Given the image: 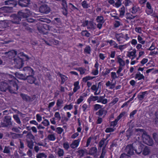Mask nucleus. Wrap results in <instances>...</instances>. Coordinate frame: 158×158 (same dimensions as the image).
Returning a JSON list of instances; mask_svg holds the SVG:
<instances>
[{
    "label": "nucleus",
    "mask_w": 158,
    "mask_h": 158,
    "mask_svg": "<svg viewBox=\"0 0 158 158\" xmlns=\"http://www.w3.org/2000/svg\"><path fill=\"white\" fill-rule=\"evenodd\" d=\"M97 22L98 23H103L104 22V19L103 16H98L96 19Z\"/></svg>",
    "instance_id": "obj_36"
},
{
    "label": "nucleus",
    "mask_w": 158,
    "mask_h": 158,
    "mask_svg": "<svg viewBox=\"0 0 158 158\" xmlns=\"http://www.w3.org/2000/svg\"><path fill=\"white\" fill-rule=\"evenodd\" d=\"M119 17L121 18H123L125 12V7L123 6V7L120 8L119 9Z\"/></svg>",
    "instance_id": "obj_32"
},
{
    "label": "nucleus",
    "mask_w": 158,
    "mask_h": 158,
    "mask_svg": "<svg viewBox=\"0 0 158 158\" xmlns=\"http://www.w3.org/2000/svg\"><path fill=\"white\" fill-rule=\"evenodd\" d=\"M63 100L61 99H58L56 102V106L57 108L56 110H59L63 106Z\"/></svg>",
    "instance_id": "obj_28"
},
{
    "label": "nucleus",
    "mask_w": 158,
    "mask_h": 158,
    "mask_svg": "<svg viewBox=\"0 0 158 158\" xmlns=\"http://www.w3.org/2000/svg\"><path fill=\"white\" fill-rule=\"evenodd\" d=\"M119 120L116 118L114 121L110 122V126L113 127H115L117 125Z\"/></svg>",
    "instance_id": "obj_47"
},
{
    "label": "nucleus",
    "mask_w": 158,
    "mask_h": 158,
    "mask_svg": "<svg viewBox=\"0 0 158 158\" xmlns=\"http://www.w3.org/2000/svg\"><path fill=\"white\" fill-rule=\"evenodd\" d=\"M145 78L143 75L141 74L139 72H138L135 75V79H137L138 80H140L142 79H144Z\"/></svg>",
    "instance_id": "obj_29"
},
{
    "label": "nucleus",
    "mask_w": 158,
    "mask_h": 158,
    "mask_svg": "<svg viewBox=\"0 0 158 158\" xmlns=\"http://www.w3.org/2000/svg\"><path fill=\"white\" fill-rule=\"evenodd\" d=\"M63 146L65 150H68L70 148L69 144L68 142H64L63 144Z\"/></svg>",
    "instance_id": "obj_51"
},
{
    "label": "nucleus",
    "mask_w": 158,
    "mask_h": 158,
    "mask_svg": "<svg viewBox=\"0 0 158 158\" xmlns=\"http://www.w3.org/2000/svg\"><path fill=\"white\" fill-rule=\"evenodd\" d=\"M96 25L93 20L88 21L87 29L89 30H94L96 28Z\"/></svg>",
    "instance_id": "obj_21"
},
{
    "label": "nucleus",
    "mask_w": 158,
    "mask_h": 158,
    "mask_svg": "<svg viewBox=\"0 0 158 158\" xmlns=\"http://www.w3.org/2000/svg\"><path fill=\"white\" fill-rule=\"evenodd\" d=\"M26 137L27 139H34V136L32 134L31 132H28L27 135Z\"/></svg>",
    "instance_id": "obj_54"
},
{
    "label": "nucleus",
    "mask_w": 158,
    "mask_h": 158,
    "mask_svg": "<svg viewBox=\"0 0 158 158\" xmlns=\"http://www.w3.org/2000/svg\"><path fill=\"white\" fill-rule=\"evenodd\" d=\"M96 77H91L89 76H86L82 78V81L84 82H86L88 80H93Z\"/></svg>",
    "instance_id": "obj_37"
},
{
    "label": "nucleus",
    "mask_w": 158,
    "mask_h": 158,
    "mask_svg": "<svg viewBox=\"0 0 158 158\" xmlns=\"http://www.w3.org/2000/svg\"><path fill=\"white\" fill-rule=\"evenodd\" d=\"M117 73H115L114 72H112L111 73V77L112 79V81L115 80L116 78H118L119 77H121V76H117L116 75Z\"/></svg>",
    "instance_id": "obj_44"
},
{
    "label": "nucleus",
    "mask_w": 158,
    "mask_h": 158,
    "mask_svg": "<svg viewBox=\"0 0 158 158\" xmlns=\"http://www.w3.org/2000/svg\"><path fill=\"white\" fill-rule=\"evenodd\" d=\"M34 75H30L27 76L26 80L28 83L32 84H34L35 85H38L39 83L38 81H36V78L34 77Z\"/></svg>",
    "instance_id": "obj_12"
},
{
    "label": "nucleus",
    "mask_w": 158,
    "mask_h": 158,
    "mask_svg": "<svg viewBox=\"0 0 158 158\" xmlns=\"http://www.w3.org/2000/svg\"><path fill=\"white\" fill-rule=\"evenodd\" d=\"M73 105L72 103H70L69 105H66L64 107L63 109L65 110H71L73 108Z\"/></svg>",
    "instance_id": "obj_41"
},
{
    "label": "nucleus",
    "mask_w": 158,
    "mask_h": 158,
    "mask_svg": "<svg viewBox=\"0 0 158 158\" xmlns=\"http://www.w3.org/2000/svg\"><path fill=\"white\" fill-rule=\"evenodd\" d=\"M147 9L145 10V12L148 15H150L153 13V9L152 8L150 3L148 2L146 3V6Z\"/></svg>",
    "instance_id": "obj_19"
},
{
    "label": "nucleus",
    "mask_w": 158,
    "mask_h": 158,
    "mask_svg": "<svg viewBox=\"0 0 158 158\" xmlns=\"http://www.w3.org/2000/svg\"><path fill=\"white\" fill-rule=\"evenodd\" d=\"M39 10L41 13L48 14L50 12V9L47 5L44 4L40 6Z\"/></svg>",
    "instance_id": "obj_14"
},
{
    "label": "nucleus",
    "mask_w": 158,
    "mask_h": 158,
    "mask_svg": "<svg viewBox=\"0 0 158 158\" xmlns=\"http://www.w3.org/2000/svg\"><path fill=\"white\" fill-rule=\"evenodd\" d=\"M37 27L40 33L44 35H46L47 36H50V37L47 38L50 43L48 41L44 40L45 43L47 45H51V44H53L55 45H57L59 44V41L55 40L52 37V36H54V34L48 32V30H49L50 28L49 25L46 24L39 23L37 24ZM45 36L47 38V36Z\"/></svg>",
    "instance_id": "obj_1"
},
{
    "label": "nucleus",
    "mask_w": 158,
    "mask_h": 158,
    "mask_svg": "<svg viewBox=\"0 0 158 158\" xmlns=\"http://www.w3.org/2000/svg\"><path fill=\"white\" fill-rule=\"evenodd\" d=\"M30 0H18V3L22 7H27L30 4Z\"/></svg>",
    "instance_id": "obj_15"
},
{
    "label": "nucleus",
    "mask_w": 158,
    "mask_h": 158,
    "mask_svg": "<svg viewBox=\"0 0 158 158\" xmlns=\"http://www.w3.org/2000/svg\"><path fill=\"white\" fill-rule=\"evenodd\" d=\"M137 40L138 42L141 44H144L145 43V41L143 39L142 37L139 35H138L137 36Z\"/></svg>",
    "instance_id": "obj_40"
},
{
    "label": "nucleus",
    "mask_w": 158,
    "mask_h": 158,
    "mask_svg": "<svg viewBox=\"0 0 158 158\" xmlns=\"http://www.w3.org/2000/svg\"><path fill=\"white\" fill-rule=\"evenodd\" d=\"M23 70L24 74L26 77L34 75V72L33 69L30 67L27 66L24 67Z\"/></svg>",
    "instance_id": "obj_9"
},
{
    "label": "nucleus",
    "mask_w": 158,
    "mask_h": 158,
    "mask_svg": "<svg viewBox=\"0 0 158 158\" xmlns=\"http://www.w3.org/2000/svg\"><path fill=\"white\" fill-rule=\"evenodd\" d=\"M35 19L31 18H27L23 20L21 24L24 27H27V26L28 25L27 22L32 23L35 22Z\"/></svg>",
    "instance_id": "obj_20"
},
{
    "label": "nucleus",
    "mask_w": 158,
    "mask_h": 158,
    "mask_svg": "<svg viewBox=\"0 0 158 158\" xmlns=\"http://www.w3.org/2000/svg\"><path fill=\"white\" fill-rule=\"evenodd\" d=\"M98 96H94L93 95H91L88 99L87 102L89 104H90L92 101L94 102L96 101H98Z\"/></svg>",
    "instance_id": "obj_27"
},
{
    "label": "nucleus",
    "mask_w": 158,
    "mask_h": 158,
    "mask_svg": "<svg viewBox=\"0 0 158 158\" xmlns=\"http://www.w3.org/2000/svg\"><path fill=\"white\" fill-rule=\"evenodd\" d=\"M142 137L143 142L147 145L152 146L154 144L152 139L147 134L145 131L143 132Z\"/></svg>",
    "instance_id": "obj_3"
},
{
    "label": "nucleus",
    "mask_w": 158,
    "mask_h": 158,
    "mask_svg": "<svg viewBox=\"0 0 158 158\" xmlns=\"http://www.w3.org/2000/svg\"><path fill=\"white\" fill-rule=\"evenodd\" d=\"M11 148L9 146H5L3 151V152L5 153L10 154V149Z\"/></svg>",
    "instance_id": "obj_45"
},
{
    "label": "nucleus",
    "mask_w": 158,
    "mask_h": 158,
    "mask_svg": "<svg viewBox=\"0 0 158 158\" xmlns=\"http://www.w3.org/2000/svg\"><path fill=\"white\" fill-rule=\"evenodd\" d=\"M132 3L131 0H124L123 2V3L126 7L129 6L131 5Z\"/></svg>",
    "instance_id": "obj_57"
},
{
    "label": "nucleus",
    "mask_w": 158,
    "mask_h": 158,
    "mask_svg": "<svg viewBox=\"0 0 158 158\" xmlns=\"http://www.w3.org/2000/svg\"><path fill=\"white\" fill-rule=\"evenodd\" d=\"M99 85H100V82H99L98 83V87H97L96 85H93L91 87V89L94 91H98L99 89Z\"/></svg>",
    "instance_id": "obj_58"
},
{
    "label": "nucleus",
    "mask_w": 158,
    "mask_h": 158,
    "mask_svg": "<svg viewBox=\"0 0 158 158\" xmlns=\"http://www.w3.org/2000/svg\"><path fill=\"white\" fill-rule=\"evenodd\" d=\"M137 110H133L132 111L130 114L129 118H131L134 117V115L137 113Z\"/></svg>",
    "instance_id": "obj_61"
},
{
    "label": "nucleus",
    "mask_w": 158,
    "mask_h": 158,
    "mask_svg": "<svg viewBox=\"0 0 158 158\" xmlns=\"http://www.w3.org/2000/svg\"><path fill=\"white\" fill-rule=\"evenodd\" d=\"M91 51L90 47L89 46H86L84 49V52L88 54H90Z\"/></svg>",
    "instance_id": "obj_53"
},
{
    "label": "nucleus",
    "mask_w": 158,
    "mask_h": 158,
    "mask_svg": "<svg viewBox=\"0 0 158 158\" xmlns=\"http://www.w3.org/2000/svg\"><path fill=\"white\" fill-rule=\"evenodd\" d=\"M81 5L83 8L85 9H87L89 7L88 4L87 3V2L85 1H84L81 3Z\"/></svg>",
    "instance_id": "obj_56"
},
{
    "label": "nucleus",
    "mask_w": 158,
    "mask_h": 158,
    "mask_svg": "<svg viewBox=\"0 0 158 158\" xmlns=\"http://www.w3.org/2000/svg\"><path fill=\"white\" fill-rule=\"evenodd\" d=\"M115 37L119 43V44L123 43V42L128 40L130 39V37L127 34L125 35L122 33H116L115 35Z\"/></svg>",
    "instance_id": "obj_4"
},
{
    "label": "nucleus",
    "mask_w": 158,
    "mask_h": 158,
    "mask_svg": "<svg viewBox=\"0 0 158 158\" xmlns=\"http://www.w3.org/2000/svg\"><path fill=\"white\" fill-rule=\"evenodd\" d=\"M81 34L82 36H85L87 37H89L90 35V34L86 30H83Z\"/></svg>",
    "instance_id": "obj_38"
},
{
    "label": "nucleus",
    "mask_w": 158,
    "mask_h": 158,
    "mask_svg": "<svg viewBox=\"0 0 158 158\" xmlns=\"http://www.w3.org/2000/svg\"><path fill=\"white\" fill-rule=\"evenodd\" d=\"M9 83L10 85L4 82H2L0 83V89L2 91L6 92L7 91L11 94L16 93V91L19 89L18 83V80L15 77L11 80H8Z\"/></svg>",
    "instance_id": "obj_2"
},
{
    "label": "nucleus",
    "mask_w": 158,
    "mask_h": 158,
    "mask_svg": "<svg viewBox=\"0 0 158 158\" xmlns=\"http://www.w3.org/2000/svg\"><path fill=\"white\" fill-rule=\"evenodd\" d=\"M75 69L80 72V75H82L84 74L86 71V69L84 68L80 67L78 68Z\"/></svg>",
    "instance_id": "obj_35"
},
{
    "label": "nucleus",
    "mask_w": 158,
    "mask_h": 158,
    "mask_svg": "<svg viewBox=\"0 0 158 158\" xmlns=\"http://www.w3.org/2000/svg\"><path fill=\"white\" fill-rule=\"evenodd\" d=\"M136 53V50H133L132 51H131L129 53L128 55V56L129 57H130V56H134L133 58H134L135 56Z\"/></svg>",
    "instance_id": "obj_55"
},
{
    "label": "nucleus",
    "mask_w": 158,
    "mask_h": 158,
    "mask_svg": "<svg viewBox=\"0 0 158 158\" xmlns=\"http://www.w3.org/2000/svg\"><path fill=\"white\" fill-rule=\"evenodd\" d=\"M108 2L111 4H115L116 8L119 7L122 5V0H107Z\"/></svg>",
    "instance_id": "obj_17"
},
{
    "label": "nucleus",
    "mask_w": 158,
    "mask_h": 158,
    "mask_svg": "<svg viewBox=\"0 0 158 158\" xmlns=\"http://www.w3.org/2000/svg\"><path fill=\"white\" fill-rule=\"evenodd\" d=\"M126 18L129 20H131L135 18V16L132 15L131 13H127L125 15Z\"/></svg>",
    "instance_id": "obj_48"
},
{
    "label": "nucleus",
    "mask_w": 158,
    "mask_h": 158,
    "mask_svg": "<svg viewBox=\"0 0 158 158\" xmlns=\"http://www.w3.org/2000/svg\"><path fill=\"white\" fill-rule=\"evenodd\" d=\"M4 3L5 5H8L10 6L5 7L10 10H12L13 7L16 6L18 4L17 2L15 0L6 1H5Z\"/></svg>",
    "instance_id": "obj_8"
},
{
    "label": "nucleus",
    "mask_w": 158,
    "mask_h": 158,
    "mask_svg": "<svg viewBox=\"0 0 158 158\" xmlns=\"http://www.w3.org/2000/svg\"><path fill=\"white\" fill-rule=\"evenodd\" d=\"M80 141V140L79 139L77 140H74L70 144V147L73 149H74L77 148L79 144Z\"/></svg>",
    "instance_id": "obj_23"
},
{
    "label": "nucleus",
    "mask_w": 158,
    "mask_h": 158,
    "mask_svg": "<svg viewBox=\"0 0 158 158\" xmlns=\"http://www.w3.org/2000/svg\"><path fill=\"white\" fill-rule=\"evenodd\" d=\"M107 113V111L105 110L104 108H102L96 112L95 114L96 115L98 116L99 117L102 116L103 118H104L106 115Z\"/></svg>",
    "instance_id": "obj_18"
},
{
    "label": "nucleus",
    "mask_w": 158,
    "mask_h": 158,
    "mask_svg": "<svg viewBox=\"0 0 158 158\" xmlns=\"http://www.w3.org/2000/svg\"><path fill=\"white\" fill-rule=\"evenodd\" d=\"M47 138L50 141H54L56 138V137L54 134H49L47 136Z\"/></svg>",
    "instance_id": "obj_46"
},
{
    "label": "nucleus",
    "mask_w": 158,
    "mask_h": 158,
    "mask_svg": "<svg viewBox=\"0 0 158 158\" xmlns=\"http://www.w3.org/2000/svg\"><path fill=\"white\" fill-rule=\"evenodd\" d=\"M139 10L140 8L139 6H135L132 8L131 13L133 14H135Z\"/></svg>",
    "instance_id": "obj_49"
},
{
    "label": "nucleus",
    "mask_w": 158,
    "mask_h": 158,
    "mask_svg": "<svg viewBox=\"0 0 158 158\" xmlns=\"http://www.w3.org/2000/svg\"><path fill=\"white\" fill-rule=\"evenodd\" d=\"M150 152V150L147 147H145L143 151V154L146 156L148 155Z\"/></svg>",
    "instance_id": "obj_39"
},
{
    "label": "nucleus",
    "mask_w": 158,
    "mask_h": 158,
    "mask_svg": "<svg viewBox=\"0 0 158 158\" xmlns=\"http://www.w3.org/2000/svg\"><path fill=\"white\" fill-rule=\"evenodd\" d=\"M93 110L94 111H97L100 110L102 107V106L99 104H96L93 105Z\"/></svg>",
    "instance_id": "obj_34"
},
{
    "label": "nucleus",
    "mask_w": 158,
    "mask_h": 158,
    "mask_svg": "<svg viewBox=\"0 0 158 158\" xmlns=\"http://www.w3.org/2000/svg\"><path fill=\"white\" fill-rule=\"evenodd\" d=\"M14 64L15 67L18 69L22 68L24 64L23 58L17 56L14 59Z\"/></svg>",
    "instance_id": "obj_7"
},
{
    "label": "nucleus",
    "mask_w": 158,
    "mask_h": 158,
    "mask_svg": "<svg viewBox=\"0 0 158 158\" xmlns=\"http://www.w3.org/2000/svg\"><path fill=\"white\" fill-rule=\"evenodd\" d=\"M148 59L144 58L140 62L141 64H139L138 65V66H143L144 65V64H145L148 62Z\"/></svg>",
    "instance_id": "obj_52"
},
{
    "label": "nucleus",
    "mask_w": 158,
    "mask_h": 158,
    "mask_svg": "<svg viewBox=\"0 0 158 158\" xmlns=\"http://www.w3.org/2000/svg\"><path fill=\"white\" fill-rule=\"evenodd\" d=\"M11 17L12 19L11 20V22L12 23L18 24L20 23L21 19V17H19L18 16V15L16 14H13L11 16Z\"/></svg>",
    "instance_id": "obj_13"
},
{
    "label": "nucleus",
    "mask_w": 158,
    "mask_h": 158,
    "mask_svg": "<svg viewBox=\"0 0 158 158\" xmlns=\"http://www.w3.org/2000/svg\"><path fill=\"white\" fill-rule=\"evenodd\" d=\"M97 152V149L96 147L91 148L89 151V154L91 155H95Z\"/></svg>",
    "instance_id": "obj_26"
},
{
    "label": "nucleus",
    "mask_w": 158,
    "mask_h": 158,
    "mask_svg": "<svg viewBox=\"0 0 158 158\" xmlns=\"http://www.w3.org/2000/svg\"><path fill=\"white\" fill-rule=\"evenodd\" d=\"M19 128L21 129V128L19 127L18 128L17 127H13L12 128L11 130L14 132L16 133H20V131L19 129Z\"/></svg>",
    "instance_id": "obj_62"
},
{
    "label": "nucleus",
    "mask_w": 158,
    "mask_h": 158,
    "mask_svg": "<svg viewBox=\"0 0 158 158\" xmlns=\"http://www.w3.org/2000/svg\"><path fill=\"white\" fill-rule=\"evenodd\" d=\"M18 16L19 17H21V19L22 18H27L28 15L27 13L23 12L21 11H19L18 12L17 14Z\"/></svg>",
    "instance_id": "obj_31"
},
{
    "label": "nucleus",
    "mask_w": 158,
    "mask_h": 158,
    "mask_svg": "<svg viewBox=\"0 0 158 158\" xmlns=\"http://www.w3.org/2000/svg\"><path fill=\"white\" fill-rule=\"evenodd\" d=\"M16 76L18 78L20 79L24 80H26L27 77L25 75H24V74H20V73H16Z\"/></svg>",
    "instance_id": "obj_33"
},
{
    "label": "nucleus",
    "mask_w": 158,
    "mask_h": 158,
    "mask_svg": "<svg viewBox=\"0 0 158 158\" xmlns=\"http://www.w3.org/2000/svg\"><path fill=\"white\" fill-rule=\"evenodd\" d=\"M117 59L118 63L119 64V66L118 67V69L117 71V73L119 76H123V74L121 72L123 69V67L125 65V61L119 56L117 57Z\"/></svg>",
    "instance_id": "obj_6"
},
{
    "label": "nucleus",
    "mask_w": 158,
    "mask_h": 158,
    "mask_svg": "<svg viewBox=\"0 0 158 158\" xmlns=\"http://www.w3.org/2000/svg\"><path fill=\"white\" fill-rule=\"evenodd\" d=\"M148 94L147 91L141 92L137 95V98L139 101L142 100L144 98L146 94Z\"/></svg>",
    "instance_id": "obj_24"
},
{
    "label": "nucleus",
    "mask_w": 158,
    "mask_h": 158,
    "mask_svg": "<svg viewBox=\"0 0 158 158\" xmlns=\"http://www.w3.org/2000/svg\"><path fill=\"white\" fill-rule=\"evenodd\" d=\"M10 134L13 139H16L20 137L21 135L13 132H10Z\"/></svg>",
    "instance_id": "obj_42"
},
{
    "label": "nucleus",
    "mask_w": 158,
    "mask_h": 158,
    "mask_svg": "<svg viewBox=\"0 0 158 158\" xmlns=\"http://www.w3.org/2000/svg\"><path fill=\"white\" fill-rule=\"evenodd\" d=\"M64 152L63 149L60 148H59L58 151V154L59 156L61 157L63 156L64 155Z\"/></svg>",
    "instance_id": "obj_59"
},
{
    "label": "nucleus",
    "mask_w": 158,
    "mask_h": 158,
    "mask_svg": "<svg viewBox=\"0 0 158 158\" xmlns=\"http://www.w3.org/2000/svg\"><path fill=\"white\" fill-rule=\"evenodd\" d=\"M61 5L62 13L63 15L67 16L68 14V8L67 2L65 0H62Z\"/></svg>",
    "instance_id": "obj_11"
},
{
    "label": "nucleus",
    "mask_w": 158,
    "mask_h": 158,
    "mask_svg": "<svg viewBox=\"0 0 158 158\" xmlns=\"http://www.w3.org/2000/svg\"><path fill=\"white\" fill-rule=\"evenodd\" d=\"M77 153L81 156H83L84 155L85 152L83 149H80L77 151Z\"/></svg>",
    "instance_id": "obj_64"
},
{
    "label": "nucleus",
    "mask_w": 158,
    "mask_h": 158,
    "mask_svg": "<svg viewBox=\"0 0 158 158\" xmlns=\"http://www.w3.org/2000/svg\"><path fill=\"white\" fill-rule=\"evenodd\" d=\"M87 95L86 93H83L77 100V101L75 102V103L77 104H80L83 101L84 98L87 97Z\"/></svg>",
    "instance_id": "obj_22"
},
{
    "label": "nucleus",
    "mask_w": 158,
    "mask_h": 158,
    "mask_svg": "<svg viewBox=\"0 0 158 158\" xmlns=\"http://www.w3.org/2000/svg\"><path fill=\"white\" fill-rule=\"evenodd\" d=\"M41 123L44 125L45 126H47L49 125L50 123L48 120L47 119H44Z\"/></svg>",
    "instance_id": "obj_60"
},
{
    "label": "nucleus",
    "mask_w": 158,
    "mask_h": 158,
    "mask_svg": "<svg viewBox=\"0 0 158 158\" xmlns=\"http://www.w3.org/2000/svg\"><path fill=\"white\" fill-rule=\"evenodd\" d=\"M6 54H7L9 56H11L10 58L14 57L17 54V52L15 50H12L8 52H6Z\"/></svg>",
    "instance_id": "obj_30"
},
{
    "label": "nucleus",
    "mask_w": 158,
    "mask_h": 158,
    "mask_svg": "<svg viewBox=\"0 0 158 158\" xmlns=\"http://www.w3.org/2000/svg\"><path fill=\"white\" fill-rule=\"evenodd\" d=\"M69 6L70 9L72 11L75 10H78V8L75 6L73 4L71 3H69Z\"/></svg>",
    "instance_id": "obj_50"
},
{
    "label": "nucleus",
    "mask_w": 158,
    "mask_h": 158,
    "mask_svg": "<svg viewBox=\"0 0 158 158\" xmlns=\"http://www.w3.org/2000/svg\"><path fill=\"white\" fill-rule=\"evenodd\" d=\"M13 117L14 118V120H15V121L17 123H18L19 124H21V122L18 115L16 114H14L13 115Z\"/></svg>",
    "instance_id": "obj_43"
},
{
    "label": "nucleus",
    "mask_w": 158,
    "mask_h": 158,
    "mask_svg": "<svg viewBox=\"0 0 158 158\" xmlns=\"http://www.w3.org/2000/svg\"><path fill=\"white\" fill-rule=\"evenodd\" d=\"M27 146L30 149H32L33 146V142L32 141H28Z\"/></svg>",
    "instance_id": "obj_63"
},
{
    "label": "nucleus",
    "mask_w": 158,
    "mask_h": 158,
    "mask_svg": "<svg viewBox=\"0 0 158 158\" xmlns=\"http://www.w3.org/2000/svg\"><path fill=\"white\" fill-rule=\"evenodd\" d=\"M125 152L128 156L133 155L134 154V152L133 144H128L126 148Z\"/></svg>",
    "instance_id": "obj_10"
},
{
    "label": "nucleus",
    "mask_w": 158,
    "mask_h": 158,
    "mask_svg": "<svg viewBox=\"0 0 158 158\" xmlns=\"http://www.w3.org/2000/svg\"><path fill=\"white\" fill-rule=\"evenodd\" d=\"M11 118L9 116H6L4 117L1 125L2 127H7L10 128L13 126L12 122L11 121Z\"/></svg>",
    "instance_id": "obj_5"
},
{
    "label": "nucleus",
    "mask_w": 158,
    "mask_h": 158,
    "mask_svg": "<svg viewBox=\"0 0 158 158\" xmlns=\"http://www.w3.org/2000/svg\"><path fill=\"white\" fill-rule=\"evenodd\" d=\"M58 75L61 79L60 84L63 85L64 82L68 79V77L62 74L60 72L58 73Z\"/></svg>",
    "instance_id": "obj_25"
},
{
    "label": "nucleus",
    "mask_w": 158,
    "mask_h": 158,
    "mask_svg": "<svg viewBox=\"0 0 158 158\" xmlns=\"http://www.w3.org/2000/svg\"><path fill=\"white\" fill-rule=\"evenodd\" d=\"M20 96L23 101L26 102H32L34 100L33 98H31V97L25 94L21 93L20 94Z\"/></svg>",
    "instance_id": "obj_16"
}]
</instances>
